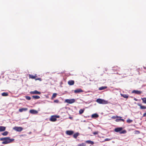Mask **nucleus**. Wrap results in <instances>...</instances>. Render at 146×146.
Masks as SVG:
<instances>
[{"label": "nucleus", "mask_w": 146, "mask_h": 146, "mask_svg": "<svg viewBox=\"0 0 146 146\" xmlns=\"http://www.w3.org/2000/svg\"><path fill=\"white\" fill-rule=\"evenodd\" d=\"M14 140L13 139H10L9 137H5L0 138V141H3L2 143L3 144H7L9 143Z\"/></svg>", "instance_id": "1"}, {"label": "nucleus", "mask_w": 146, "mask_h": 146, "mask_svg": "<svg viewBox=\"0 0 146 146\" xmlns=\"http://www.w3.org/2000/svg\"><path fill=\"white\" fill-rule=\"evenodd\" d=\"M96 102L98 103L101 104H106L108 103V101L100 98H98L96 100Z\"/></svg>", "instance_id": "2"}, {"label": "nucleus", "mask_w": 146, "mask_h": 146, "mask_svg": "<svg viewBox=\"0 0 146 146\" xmlns=\"http://www.w3.org/2000/svg\"><path fill=\"white\" fill-rule=\"evenodd\" d=\"M75 101V100L74 99H66L65 100V102L70 104H72L74 103Z\"/></svg>", "instance_id": "3"}, {"label": "nucleus", "mask_w": 146, "mask_h": 146, "mask_svg": "<svg viewBox=\"0 0 146 146\" xmlns=\"http://www.w3.org/2000/svg\"><path fill=\"white\" fill-rule=\"evenodd\" d=\"M59 116H52L50 118V121H52L54 122L56 121L57 119H56V117H59Z\"/></svg>", "instance_id": "4"}, {"label": "nucleus", "mask_w": 146, "mask_h": 146, "mask_svg": "<svg viewBox=\"0 0 146 146\" xmlns=\"http://www.w3.org/2000/svg\"><path fill=\"white\" fill-rule=\"evenodd\" d=\"M13 129L17 131H21L23 129L22 127H15L13 128Z\"/></svg>", "instance_id": "5"}, {"label": "nucleus", "mask_w": 146, "mask_h": 146, "mask_svg": "<svg viewBox=\"0 0 146 146\" xmlns=\"http://www.w3.org/2000/svg\"><path fill=\"white\" fill-rule=\"evenodd\" d=\"M30 93L32 94H40L41 93L40 92H38L36 90L34 91H31L30 92Z\"/></svg>", "instance_id": "6"}, {"label": "nucleus", "mask_w": 146, "mask_h": 146, "mask_svg": "<svg viewBox=\"0 0 146 146\" xmlns=\"http://www.w3.org/2000/svg\"><path fill=\"white\" fill-rule=\"evenodd\" d=\"M137 105L138 106L140 107V108L141 109L143 110L146 109V106H143L141 104L138 103L137 104Z\"/></svg>", "instance_id": "7"}, {"label": "nucleus", "mask_w": 146, "mask_h": 146, "mask_svg": "<svg viewBox=\"0 0 146 146\" xmlns=\"http://www.w3.org/2000/svg\"><path fill=\"white\" fill-rule=\"evenodd\" d=\"M75 93H79L83 92V90L81 88H79L74 90Z\"/></svg>", "instance_id": "8"}, {"label": "nucleus", "mask_w": 146, "mask_h": 146, "mask_svg": "<svg viewBox=\"0 0 146 146\" xmlns=\"http://www.w3.org/2000/svg\"><path fill=\"white\" fill-rule=\"evenodd\" d=\"M66 134L69 135H71L73 134L74 131H72L68 130L66 131Z\"/></svg>", "instance_id": "9"}, {"label": "nucleus", "mask_w": 146, "mask_h": 146, "mask_svg": "<svg viewBox=\"0 0 146 146\" xmlns=\"http://www.w3.org/2000/svg\"><path fill=\"white\" fill-rule=\"evenodd\" d=\"M123 129V128L122 127H119L116 128L115 129L114 131L116 132H118L121 131Z\"/></svg>", "instance_id": "10"}, {"label": "nucleus", "mask_w": 146, "mask_h": 146, "mask_svg": "<svg viewBox=\"0 0 146 146\" xmlns=\"http://www.w3.org/2000/svg\"><path fill=\"white\" fill-rule=\"evenodd\" d=\"M68 83L69 85H72L74 84V81L73 80H70L68 82Z\"/></svg>", "instance_id": "11"}, {"label": "nucleus", "mask_w": 146, "mask_h": 146, "mask_svg": "<svg viewBox=\"0 0 146 146\" xmlns=\"http://www.w3.org/2000/svg\"><path fill=\"white\" fill-rule=\"evenodd\" d=\"M30 112L32 114H36L38 112L36 110H30Z\"/></svg>", "instance_id": "12"}, {"label": "nucleus", "mask_w": 146, "mask_h": 146, "mask_svg": "<svg viewBox=\"0 0 146 146\" xmlns=\"http://www.w3.org/2000/svg\"><path fill=\"white\" fill-rule=\"evenodd\" d=\"M6 129V127L3 126H0V131H5Z\"/></svg>", "instance_id": "13"}, {"label": "nucleus", "mask_w": 146, "mask_h": 146, "mask_svg": "<svg viewBox=\"0 0 146 146\" xmlns=\"http://www.w3.org/2000/svg\"><path fill=\"white\" fill-rule=\"evenodd\" d=\"M28 110L27 108H22L19 109V111L20 112H21L23 111H26Z\"/></svg>", "instance_id": "14"}, {"label": "nucleus", "mask_w": 146, "mask_h": 146, "mask_svg": "<svg viewBox=\"0 0 146 146\" xmlns=\"http://www.w3.org/2000/svg\"><path fill=\"white\" fill-rule=\"evenodd\" d=\"M132 92L138 94H140L141 93V92L136 90H134Z\"/></svg>", "instance_id": "15"}, {"label": "nucleus", "mask_w": 146, "mask_h": 146, "mask_svg": "<svg viewBox=\"0 0 146 146\" xmlns=\"http://www.w3.org/2000/svg\"><path fill=\"white\" fill-rule=\"evenodd\" d=\"M86 143H88V144H90L92 145H93L94 144V143L93 141H92L91 140H87L85 141Z\"/></svg>", "instance_id": "16"}, {"label": "nucleus", "mask_w": 146, "mask_h": 146, "mask_svg": "<svg viewBox=\"0 0 146 146\" xmlns=\"http://www.w3.org/2000/svg\"><path fill=\"white\" fill-rule=\"evenodd\" d=\"M107 87L106 86H102L99 88V90H102L107 88Z\"/></svg>", "instance_id": "17"}, {"label": "nucleus", "mask_w": 146, "mask_h": 146, "mask_svg": "<svg viewBox=\"0 0 146 146\" xmlns=\"http://www.w3.org/2000/svg\"><path fill=\"white\" fill-rule=\"evenodd\" d=\"M29 78H31L33 79H35V78L36 77V75L35 76H33V75L31 74H29Z\"/></svg>", "instance_id": "18"}, {"label": "nucleus", "mask_w": 146, "mask_h": 146, "mask_svg": "<svg viewBox=\"0 0 146 146\" xmlns=\"http://www.w3.org/2000/svg\"><path fill=\"white\" fill-rule=\"evenodd\" d=\"M99 116L96 113H95L92 115V118H97Z\"/></svg>", "instance_id": "19"}, {"label": "nucleus", "mask_w": 146, "mask_h": 146, "mask_svg": "<svg viewBox=\"0 0 146 146\" xmlns=\"http://www.w3.org/2000/svg\"><path fill=\"white\" fill-rule=\"evenodd\" d=\"M121 96L125 98H127L129 97L128 95L122 94H121Z\"/></svg>", "instance_id": "20"}, {"label": "nucleus", "mask_w": 146, "mask_h": 146, "mask_svg": "<svg viewBox=\"0 0 146 146\" xmlns=\"http://www.w3.org/2000/svg\"><path fill=\"white\" fill-rule=\"evenodd\" d=\"M111 118L112 119H116V118H121L122 117H120V116H118L117 115H116V116H112L111 117Z\"/></svg>", "instance_id": "21"}, {"label": "nucleus", "mask_w": 146, "mask_h": 146, "mask_svg": "<svg viewBox=\"0 0 146 146\" xmlns=\"http://www.w3.org/2000/svg\"><path fill=\"white\" fill-rule=\"evenodd\" d=\"M32 97L34 99H38L40 98V97L38 96H33Z\"/></svg>", "instance_id": "22"}, {"label": "nucleus", "mask_w": 146, "mask_h": 146, "mask_svg": "<svg viewBox=\"0 0 146 146\" xmlns=\"http://www.w3.org/2000/svg\"><path fill=\"white\" fill-rule=\"evenodd\" d=\"M79 135V133H76L74 134L73 137L75 138L76 139Z\"/></svg>", "instance_id": "23"}, {"label": "nucleus", "mask_w": 146, "mask_h": 146, "mask_svg": "<svg viewBox=\"0 0 146 146\" xmlns=\"http://www.w3.org/2000/svg\"><path fill=\"white\" fill-rule=\"evenodd\" d=\"M8 133L9 132L8 131H5L3 133H2L1 134L3 136H6L8 135Z\"/></svg>", "instance_id": "24"}, {"label": "nucleus", "mask_w": 146, "mask_h": 146, "mask_svg": "<svg viewBox=\"0 0 146 146\" xmlns=\"http://www.w3.org/2000/svg\"><path fill=\"white\" fill-rule=\"evenodd\" d=\"M119 69L120 68L117 66H114L113 68V70H119Z\"/></svg>", "instance_id": "25"}, {"label": "nucleus", "mask_w": 146, "mask_h": 146, "mask_svg": "<svg viewBox=\"0 0 146 146\" xmlns=\"http://www.w3.org/2000/svg\"><path fill=\"white\" fill-rule=\"evenodd\" d=\"M85 110L84 109H81L79 111V113L80 114H82L84 112Z\"/></svg>", "instance_id": "26"}, {"label": "nucleus", "mask_w": 146, "mask_h": 146, "mask_svg": "<svg viewBox=\"0 0 146 146\" xmlns=\"http://www.w3.org/2000/svg\"><path fill=\"white\" fill-rule=\"evenodd\" d=\"M141 99L143 101V103L146 104V98H141Z\"/></svg>", "instance_id": "27"}, {"label": "nucleus", "mask_w": 146, "mask_h": 146, "mask_svg": "<svg viewBox=\"0 0 146 146\" xmlns=\"http://www.w3.org/2000/svg\"><path fill=\"white\" fill-rule=\"evenodd\" d=\"M86 145V144L85 143H82L77 145V146H85Z\"/></svg>", "instance_id": "28"}, {"label": "nucleus", "mask_w": 146, "mask_h": 146, "mask_svg": "<svg viewBox=\"0 0 146 146\" xmlns=\"http://www.w3.org/2000/svg\"><path fill=\"white\" fill-rule=\"evenodd\" d=\"M1 95L3 96H7L8 95V93H6V92L3 93Z\"/></svg>", "instance_id": "29"}, {"label": "nucleus", "mask_w": 146, "mask_h": 146, "mask_svg": "<svg viewBox=\"0 0 146 146\" xmlns=\"http://www.w3.org/2000/svg\"><path fill=\"white\" fill-rule=\"evenodd\" d=\"M57 94H56V93H54V94H53V95H52V99H53V98H55L56 97V96H57Z\"/></svg>", "instance_id": "30"}, {"label": "nucleus", "mask_w": 146, "mask_h": 146, "mask_svg": "<svg viewBox=\"0 0 146 146\" xmlns=\"http://www.w3.org/2000/svg\"><path fill=\"white\" fill-rule=\"evenodd\" d=\"M126 132H127L125 130H123L122 131H120L119 132V133L120 134H125V133H126Z\"/></svg>", "instance_id": "31"}, {"label": "nucleus", "mask_w": 146, "mask_h": 146, "mask_svg": "<svg viewBox=\"0 0 146 146\" xmlns=\"http://www.w3.org/2000/svg\"><path fill=\"white\" fill-rule=\"evenodd\" d=\"M25 97L27 100H30L31 99V98L30 96H25Z\"/></svg>", "instance_id": "32"}, {"label": "nucleus", "mask_w": 146, "mask_h": 146, "mask_svg": "<svg viewBox=\"0 0 146 146\" xmlns=\"http://www.w3.org/2000/svg\"><path fill=\"white\" fill-rule=\"evenodd\" d=\"M133 121V120L130 119H128L127 120V122L128 123H130Z\"/></svg>", "instance_id": "33"}, {"label": "nucleus", "mask_w": 146, "mask_h": 146, "mask_svg": "<svg viewBox=\"0 0 146 146\" xmlns=\"http://www.w3.org/2000/svg\"><path fill=\"white\" fill-rule=\"evenodd\" d=\"M99 133V132L98 131H96L95 132H94L93 133L94 135H96L98 134Z\"/></svg>", "instance_id": "34"}, {"label": "nucleus", "mask_w": 146, "mask_h": 146, "mask_svg": "<svg viewBox=\"0 0 146 146\" xmlns=\"http://www.w3.org/2000/svg\"><path fill=\"white\" fill-rule=\"evenodd\" d=\"M54 102L58 103L59 102V101L58 100H54Z\"/></svg>", "instance_id": "35"}, {"label": "nucleus", "mask_w": 146, "mask_h": 146, "mask_svg": "<svg viewBox=\"0 0 146 146\" xmlns=\"http://www.w3.org/2000/svg\"><path fill=\"white\" fill-rule=\"evenodd\" d=\"M119 118V121H124V120L123 119H121V118Z\"/></svg>", "instance_id": "36"}, {"label": "nucleus", "mask_w": 146, "mask_h": 146, "mask_svg": "<svg viewBox=\"0 0 146 146\" xmlns=\"http://www.w3.org/2000/svg\"><path fill=\"white\" fill-rule=\"evenodd\" d=\"M35 80H39L40 81H41L42 80V79H41V78H38L37 79H35Z\"/></svg>", "instance_id": "37"}, {"label": "nucleus", "mask_w": 146, "mask_h": 146, "mask_svg": "<svg viewBox=\"0 0 146 146\" xmlns=\"http://www.w3.org/2000/svg\"><path fill=\"white\" fill-rule=\"evenodd\" d=\"M143 117H145L146 116V112L143 114Z\"/></svg>", "instance_id": "38"}, {"label": "nucleus", "mask_w": 146, "mask_h": 146, "mask_svg": "<svg viewBox=\"0 0 146 146\" xmlns=\"http://www.w3.org/2000/svg\"><path fill=\"white\" fill-rule=\"evenodd\" d=\"M115 121L117 122L119 121V119H115Z\"/></svg>", "instance_id": "39"}, {"label": "nucleus", "mask_w": 146, "mask_h": 146, "mask_svg": "<svg viewBox=\"0 0 146 146\" xmlns=\"http://www.w3.org/2000/svg\"><path fill=\"white\" fill-rule=\"evenodd\" d=\"M143 68L144 69L146 70V67L143 66Z\"/></svg>", "instance_id": "40"}, {"label": "nucleus", "mask_w": 146, "mask_h": 146, "mask_svg": "<svg viewBox=\"0 0 146 146\" xmlns=\"http://www.w3.org/2000/svg\"><path fill=\"white\" fill-rule=\"evenodd\" d=\"M134 100H135V101H137V99L136 98H134Z\"/></svg>", "instance_id": "41"}, {"label": "nucleus", "mask_w": 146, "mask_h": 146, "mask_svg": "<svg viewBox=\"0 0 146 146\" xmlns=\"http://www.w3.org/2000/svg\"><path fill=\"white\" fill-rule=\"evenodd\" d=\"M110 140V139H106V140Z\"/></svg>", "instance_id": "42"}]
</instances>
